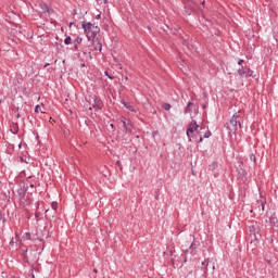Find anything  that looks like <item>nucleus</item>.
Returning <instances> with one entry per match:
<instances>
[{
	"label": "nucleus",
	"instance_id": "nucleus-9",
	"mask_svg": "<svg viewBox=\"0 0 278 278\" xmlns=\"http://www.w3.org/2000/svg\"><path fill=\"white\" fill-rule=\"evenodd\" d=\"M81 42H84V39L81 37H76L74 39V49H75V51H77L79 49V45H81Z\"/></svg>",
	"mask_w": 278,
	"mask_h": 278
},
{
	"label": "nucleus",
	"instance_id": "nucleus-4",
	"mask_svg": "<svg viewBox=\"0 0 278 278\" xmlns=\"http://www.w3.org/2000/svg\"><path fill=\"white\" fill-rule=\"evenodd\" d=\"M121 123L123 124V129L125 131V134H131L132 129H134V124L129 121H127V118L125 116L121 117Z\"/></svg>",
	"mask_w": 278,
	"mask_h": 278
},
{
	"label": "nucleus",
	"instance_id": "nucleus-8",
	"mask_svg": "<svg viewBox=\"0 0 278 278\" xmlns=\"http://www.w3.org/2000/svg\"><path fill=\"white\" fill-rule=\"evenodd\" d=\"M87 38L88 40H94L97 38V30H87Z\"/></svg>",
	"mask_w": 278,
	"mask_h": 278
},
{
	"label": "nucleus",
	"instance_id": "nucleus-25",
	"mask_svg": "<svg viewBox=\"0 0 278 278\" xmlns=\"http://www.w3.org/2000/svg\"><path fill=\"white\" fill-rule=\"evenodd\" d=\"M104 75H106V77H109V79H114V76L110 75V73H108V71L104 72Z\"/></svg>",
	"mask_w": 278,
	"mask_h": 278
},
{
	"label": "nucleus",
	"instance_id": "nucleus-43",
	"mask_svg": "<svg viewBox=\"0 0 278 278\" xmlns=\"http://www.w3.org/2000/svg\"><path fill=\"white\" fill-rule=\"evenodd\" d=\"M212 268H213V270H215V269H216V266H214V265H213V267H212Z\"/></svg>",
	"mask_w": 278,
	"mask_h": 278
},
{
	"label": "nucleus",
	"instance_id": "nucleus-37",
	"mask_svg": "<svg viewBox=\"0 0 278 278\" xmlns=\"http://www.w3.org/2000/svg\"><path fill=\"white\" fill-rule=\"evenodd\" d=\"M153 136H157V130H155V131L153 132Z\"/></svg>",
	"mask_w": 278,
	"mask_h": 278
},
{
	"label": "nucleus",
	"instance_id": "nucleus-22",
	"mask_svg": "<svg viewBox=\"0 0 278 278\" xmlns=\"http://www.w3.org/2000/svg\"><path fill=\"white\" fill-rule=\"evenodd\" d=\"M25 238L26 240H31V232H26Z\"/></svg>",
	"mask_w": 278,
	"mask_h": 278
},
{
	"label": "nucleus",
	"instance_id": "nucleus-51",
	"mask_svg": "<svg viewBox=\"0 0 278 278\" xmlns=\"http://www.w3.org/2000/svg\"><path fill=\"white\" fill-rule=\"evenodd\" d=\"M262 207H263V210H264V204H262Z\"/></svg>",
	"mask_w": 278,
	"mask_h": 278
},
{
	"label": "nucleus",
	"instance_id": "nucleus-16",
	"mask_svg": "<svg viewBox=\"0 0 278 278\" xmlns=\"http://www.w3.org/2000/svg\"><path fill=\"white\" fill-rule=\"evenodd\" d=\"M0 223H2V225H5V213L1 212L0 213Z\"/></svg>",
	"mask_w": 278,
	"mask_h": 278
},
{
	"label": "nucleus",
	"instance_id": "nucleus-17",
	"mask_svg": "<svg viewBox=\"0 0 278 278\" xmlns=\"http://www.w3.org/2000/svg\"><path fill=\"white\" fill-rule=\"evenodd\" d=\"M245 77H253V71L251 68H248V71H245Z\"/></svg>",
	"mask_w": 278,
	"mask_h": 278
},
{
	"label": "nucleus",
	"instance_id": "nucleus-42",
	"mask_svg": "<svg viewBox=\"0 0 278 278\" xmlns=\"http://www.w3.org/2000/svg\"><path fill=\"white\" fill-rule=\"evenodd\" d=\"M202 5H205V1H202V3H201Z\"/></svg>",
	"mask_w": 278,
	"mask_h": 278
},
{
	"label": "nucleus",
	"instance_id": "nucleus-7",
	"mask_svg": "<svg viewBox=\"0 0 278 278\" xmlns=\"http://www.w3.org/2000/svg\"><path fill=\"white\" fill-rule=\"evenodd\" d=\"M93 110H96V112H99V110H103V100H101V98L96 97L93 100V104H92Z\"/></svg>",
	"mask_w": 278,
	"mask_h": 278
},
{
	"label": "nucleus",
	"instance_id": "nucleus-47",
	"mask_svg": "<svg viewBox=\"0 0 278 278\" xmlns=\"http://www.w3.org/2000/svg\"><path fill=\"white\" fill-rule=\"evenodd\" d=\"M104 3H108V0H104Z\"/></svg>",
	"mask_w": 278,
	"mask_h": 278
},
{
	"label": "nucleus",
	"instance_id": "nucleus-52",
	"mask_svg": "<svg viewBox=\"0 0 278 278\" xmlns=\"http://www.w3.org/2000/svg\"><path fill=\"white\" fill-rule=\"evenodd\" d=\"M0 103H1V100H0Z\"/></svg>",
	"mask_w": 278,
	"mask_h": 278
},
{
	"label": "nucleus",
	"instance_id": "nucleus-23",
	"mask_svg": "<svg viewBox=\"0 0 278 278\" xmlns=\"http://www.w3.org/2000/svg\"><path fill=\"white\" fill-rule=\"evenodd\" d=\"M51 207L52 210H58V202H52Z\"/></svg>",
	"mask_w": 278,
	"mask_h": 278
},
{
	"label": "nucleus",
	"instance_id": "nucleus-24",
	"mask_svg": "<svg viewBox=\"0 0 278 278\" xmlns=\"http://www.w3.org/2000/svg\"><path fill=\"white\" fill-rule=\"evenodd\" d=\"M210 264V258H206L204 262H202V266H208Z\"/></svg>",
	"mask_w": 278,
	"mask_h": 278
},
{
	"label": "nucleus",
	"instance_id": "nucleus-50",
	"mask_svg": "<svg viewBox=\"0 0 278 278\" xmlns=\"http://www.w3.org/2000/svg\"><path fill=\"white\" fill-rule=\"evenodd\" d=\"M89 110H92V106H90Z\"/></svg>",
	"mask_w": 278,
	"mask_h": 278
},
{
	"label": "nucleus",
	"instance_id": "nucleus-39",
	"mask_svg": "<svg viewBox=\"0 0 278 278\" xmlns=\"http://www.w3.org/2000/svg\"><path fill=\"white\" fill-rule=\"evenodd\" d=\"M203 97H207V92H204V93H203Z\"/></svg>",
	"mask_w": 278,
	"mask_h": 278
},
{
	"label": "nucleus",
	"instance_id": "nucleus-48",
	"mask_svg": "<svg viewBox=\"0 0 278 278\" xmlns=\"http://www.w3.org/2000/svg\"><path fill=\"white\" fill-rule=\"evenodd\" d=\"M93 273H97V269H93Z\"/></svg>",
	"mask_w": 278,
	"mask_h": 278
},
{
	"label": "nucleus",
	"instance_id": "nucleus-10",
	"mask_svg": "<svg viewBox=\"0 0 278 278\" xmlns=\"http://www.w3.org/2000/svg\"><path fill=\"white\" fill-rule=\"evenodd\" d=\"M117 140L118 142H122V144H127V142H129V137H127V135H118Z\"/></svg>",
	"mask_w": 278,
	"mask_h": 278
},
{
	"label": "nucleus",
	"instance_id": "nucleus-20",
	"mask_svg": "<svg viewBox=\"0 0 278 278\" xmlns=\"http://www.w3.org/2000/svg\"><path fill=\"white\" fill-rule=\"evenodd\" d=\"M212 137V131L207 130L205 134H204V138H211Z\"/></svg>",
	"mask_w": 278,
	"mask_h": 278
},
{
	"label": "nucleus",
	"instance_id": "nucleus-46",
	"mask_svg": "<svg viewBox=\"0 0 278 278\" xmlns=\"http://www.w3.org/2000/svg\"><path fill=\"white\" fill-rule=\"evenodd\" d=\"M30 188H34V184H30Z\"/></svg>",
	"mask_w": 278,
	"mask_h": 278
},
{
	"label": "nucleus",
	"instance_id": "nucleus-35",
	"mask_svg": "<svg viewBox=\"0 0 278 278\" xmlns=\"http://www.w3.org/2000/svg\"><path fill=\"white\" fill-rule=\"evenodd\" d=\"M16 118H21V113H17V114H16Z\"/></svg>",
	"mask_w": 278,
	"mask_h": 278
},
{
	"label": "nucleus",
	"instance_id": "nucleus-6",
	"mask_svg": "<svg viewBox=\"0 0 278 278\" xmlns=\"http://www.w3.org/2000/svg\"><path fill=\"white\" fill-rule=\"evenodd\" d=\"M201 247V242L193 239L192 243L189 245L185 253H190V255H197V249Z\"/></svg>",
	"mask_w": 278,
	"mask_h": 278
},
{
	"label": "nucleus",
	"instance_id": "nucleus-12",
	"mask_svg": "<svg viewBox=\"0 0 278 278\" xmlns=\"http://www.w3.org/2000/svg\"><path fill=\"white\" fill-rule=\"evenodd\" d=\"M94 51H103V45L99 41H93Z\"/></svg>",
	"mask_w": 278,
	"mask_h": 278
},
{
	"label": "nucleus",
	"instance_id": "nucleus-30",
	"mask_svg": "<svg viewBox=\"0 0 278 278\" xmlns=\"http://www.w3.org/2000/svg\"><path fill=\"white\" fill-rule=\"evenodd\" d=\"M111 129L116 130V127H114V124L110 125Z\"/></svg>",
	"mask_w": 278,
	"mask_h": 278
},
{
	"label": "nucleus",
	"instance_id": "nucleus-2",
	"mask_svg": "<svg viewBox=\"0 0 278 278\" xmlns=\"http://www.w3.org/2000/svg\"><path fill=\"white\" fill-rule=\"evenodd\" d=\"M248 229L250 231V236L251 238H253V240H261L262 239V229L260 228V224H257V222L253 220L250 223V225L248 226Z\"/></svg>",
	"mask_w": 278,
	"mask_h": 278
},
{
	"label": "nucleus",
	"instance_id": "nucleus-15",
	"mask_svg": "<svg viewBox=\"0 0 278 278\" xmlns=\"http://www.w3.org/2000/svg\"><path fill=\"white\" fill-rule=\"evenodd\" d=\"M238 75H240V77H243V75H247V71H244V66H241V68L238 70Z\"/></svg>",
	"mask_w": 278,
	"mask_h": 278
},
{
	"label": "nucleus",
	"instance_id": "nucleus-19",
	"mask_svg": "<svg viewBox=\"0 0 278 278\" xmlns=\"http://www.w3.org/2000/svg\"><path fill=\"white\" fill-rule=\"evenodd\" d=\"M170 108H172L170 103L163 104V110L168 111V110H170Z\"/></svg>",
	"mask_w": 278,
	"mask_h": 278
},
{
	"label": "nucleus",
	"instance_id": "nucleus-18",
	"mask_svg": "<svg viewBox=\"0 0 278 278\" xmlns=\"http://www.w3.org/2000/svg\"><path fill=\"white\" fill-rule=\"evenodd\" d=\"M71 42H73V39L71 38V36H67L64 40V45H71Z\"/></svg>",
	"mask_w": 278,
	"mask_h": 278
},
{
	"label": "nucleus",
	"instance_id": "nucleus-21",
	"mask_svg": "<svg viewBox=\"0 0 278 278\" xmlns=\"http://www.w3.org/2000/svg\"><path fill=\"white\" fill-rule=\"evenodd\" d=\"M250 160H251V162H254V164H255V162H256L255 154H250Z\"/></svg>",
	"mask_w": 278,
	"mask_h": 278
},
{
	"label": "nucleus",
	"instance_id": "nucleus-29",
	"mask_svg": "<svg viewBox=\"0 0 278 278\" xmlns=\"http://www.w3.org/2000/svg\"><path fill=\"white\" fill-rule=\"evenodd\" d=\"M127 110H129L130 112H134V106H127Z\"/></svg>",
	"mask_w": 278,
	"mask_h": 278
},
{
	"label": "nucleus",
	"instance_id": "nucleus-26",
	"mask_svg": "<svg viewBox=\"0 0 278 278\" xmlns=\"http://www.w3.org/2000/svg\"><path fill=\"white\" fill-rule=\"evenodd\" d=\"M38 112H40V105L37 104V105L35 106V114H38Z\"/></svg>",
	"mask_w": 278,
	"mask_h": 278
},
{
	"label": "nucleus",
	"instance_id": "nucleus-14",
	"mask_svg": "<svg viewBox=\"0 0 278 278\" xmlns=\"http://www.w3.org/2000/svg\"><path fill=\"white\" fill-rule=\"evenodd\" d=\"M191 105H194V103H192V102H188V103H187V106H186V109H185V113H186V114L192 112V109L190 108Z\"/></svg>",
	"mask_w": 278,
	"mask_h": 278
},
{
	"label": "nucleus",
	"instance_id": "nucleus-11",
	"mask_svg": "<svg viewBox=\"0 0 278 278\" xmlns=\"http://www.w3.org/2000/svg\"><path fill=\"white\" fill-rule=\"evenodd\" d=\"M83 29H84L85 34H86L87 31H91V30H92V23H90V22H88V23L84 22V23H83Z\"/></svg>",
	"mask_w": 278,
	"mask_h": 278
},
{
	"label": "nucleus",
	"instance_id": "nucleus-5",
	"mask_svg": "<svg viewBox=\"0 0 278 278\" xmlns=\"http://www.w3.org/2000/svg\"><path fill=\"white\" fill-rule=\"evenodd\" d=\"M238 118H240V114L235 113L229 121V125H231L233 130H236V127H239L240 129H242V123H240V119Z\"/></svg>",
	"mask_w": 278,
	"mask_h": 278
},
{
	"label": "nucleus",
	"instance_id": "nucleus-44",
	"mask_svg": "<svg viewBox=\"0 0 278 278\" xmlns=\"http://www.w3.org/2000/svg\"><path fill=\"white\" fill-rule=\"evenodd\" d=\"M97 18H101V15H97Z\"/></svg>",
	"mask_w": 278,
	"mask_h": 278
},
{
	"label": "nucleus",
	"instance_id": "nucleus-34",
	"mask_svg": "<svg viewBox=\"0 0 278 278\" xmlns=\"http://www.w3.org/2000/svg\"><path fill=\"white\" fill-rule=\"evenodd\" d=\"M14 244V238L11 239L10 245Z\"/></svg>",
	"mask_w": 278,
	"mask_h": 278
},
{
	"label": "nucleus",
	"instance_id": "nucleus-1",
	"mask_svg": "<svg viewBox=\"0 0 278 278\" xmlns=\"http://www.w3.org/2000/svg\"><path fill=\"white\" fill-rule=\"evenodd\" d=\"M27 190H29V185L23 184V186L17 190V194L21 201V205H31L34 203V200L31 198L25 199V195L27 194Z\"/></svg>",
	"mask_w": 278,
	"mask_h": 278
},
{
	"label": "nucleus",
	"instance_id": "nucleus-13",
	"mask_svg": "<svg viewBox=\"0 0 278 278\" xmlns=\"http://www.w3.org/2000/svg\"><path fill=\"white\" fill-rule=\"evenodd\" d=\"M216 168H218V163L216 161H213L210 165H208V170H211V173H214L216 170Z\"/></svg>",
	"mask_w": 278,
	"mask_h": 278
},
{
	"label": "nucleus",
	"instance_id": "nucleus-28",
	"mask_svg": "<svg viewBox=\"0 0 278 278\" xmlns=\"http://www.w3.org/2000/svg\"><path fill=\"white\" fill-rule=\"evenodd\" d=\"M243 62H244V60L240 59V60L238 61L239 66H242V63H243Z\"/></svg>",
	"mask_w": 278,
	"mask_h": 278
},
{
	"label": "nucleus",
	"instance_id": "nucleus-33",
	"mask_svg": "<svg viewBox=\"0 0 278 278\" xmlns=\"http://www.w3.org/2000/svg\"><path fill=\"white\" fill-rule=\"evenodd\" d=\"M198 142H203V137H199Z\"/></svg>",
	"mask_w": 278,
	"mask_h": 278
},
{
	"label": "nucleus",
	"instance_id": "nucleus-36",
	"mask_svg": "<svg viewBox=\"0 0 278 278\" xmlns=\"http://www.w3.org/2000/svg\"><path fill=\"white\" fill-rule=\"evenodd\" d=\"M49 65H50L49 63H46L45 66H43V68H47V66H49Z\"/></svg>",
	"mask_w": 278,
	"mask_h": 278
},
{
	"label": "nucleus",
	"instance_id": "nucleus-41",
	"mask_svg": "<svg viewBox=\"0 0 278 278\" xmlns=\"http://www.w3.org/2000/svg\"><path fill=\"white\" fill-rule=\"evenodd\" d=\"M204 274H207V268H204Z\"/></svg>",
	"mask_w": 278,
	"mask_h": 278
},
{
	"label": "nucleus",
	"instance_id": "nucleus-27",
	"mask_svg": "<svg viewBox=\"0 0 278 278\" xmlns=\"http://www.w3.org/2000/svg\"><path fill=\"white\" fill-rule=\"evenodd\" d=\"M40 216H41V213H40V212H36V213H35V218L38 219V218H40Z\"/></svg>",
	"mask_w": 278,
	"mask_h": 278
},
{
	"label": "nucleus",
	"instance_id": "nucleus-32",
	"mask_svg": "<svg viewBox=\"0 0 278 278\" xmlns=\"http://www.w3.org/2000/svg\"><path fill=\"white\" fill-rule=\"evenodd\" d=\"M122 103H123V105H125V108L129 106V105H127V102H125V101H123Z\"/></svg>",
	"mask_w": 278,
	"mask_h": 278
},
{
	"label": "nucleus",
	"instance_id": "nucleus-38",
	"mask_svg": "<svg viewBox=\"0 0 278 278\" xmlns=\"http://www.w3.org/2000/svg\"><path fill=\"white\" fill-rule=\"evenodd\" d=\"M116 164H117V166H121V161H117Z\"/></svg>",
	"mask_w": 278,
	"mask_h": 278
},
{
	"label": "nucleus",
	"instance_id": "nucleus-3",
	"mask_svg": "<svg viewBox=\"0 0 278 278\" xmlns=\"http://www.w3.org/2000/svg\"><path fill=\"white\" fill-rule=\"evenodd\" d=\"M197 129H202V128L199 124H197L195 121H192L187 128V136L189 138V142H192L191 134H194Z\"/></svg>",
	"mask_w": 278,
	"mask_h": 278
},
{
	"label": "nucleus",
	"instance_id": "nucleus-31",
	"mask_svg": "<svg viewBox=\"0 0 278 278\" xmlns=\"http://www.w3.org/2000/svg\"><path fill=\"white\" fill-rule=\"evenodd\" d=\"M35 205H36V207L38 210V207H40V202H36Z\"/></svg>",
	"mask_w": 278,
	"mask_h": 278
},
{
	"label": "nucleus",
	"instance_id": "nucleus-49",
	"mask_svg": "<svg viewBox=\"0 0 278 278\" xmlns=\"http://www.w3.org/2000/svg\"><path fill=\"white\" fill-rule=\"evenodd\" d=\"M96 29H98V31H99V27H96Z\"/></svg>",
	"mask_w": 278,
	"mask_h": 278
},
{
	"label": "nucleus",
	"instance_id": "nucleus-40",
	"mask_svg": "<svg viewBox=\"0 0 278 278\" xmlns=\"http://www.w3.org/2000/svg\"><path fill=\"white\" fill-rule=\"evenodd\" d=\"M13 134H18V130H17V129H15V131H13Z\"/></svg>",
	"mask_w": 278,
	"mask_h": 278
},
{
	"label": "nucleus",
	"instance_id": "nucleus-45",
	"mask_svg": "<svg viewBox=\"0 0 278 278\" xmlns=\"http://www.w3.org/2000/svg\"><path fill=\"white\" fill-rule=\"evenodd\" d=\"M81 66H83V67L86 66V63H83Z\"/></svg>",
	"mask_w": 278,
	"mask_h": 278
}]
</instances>
